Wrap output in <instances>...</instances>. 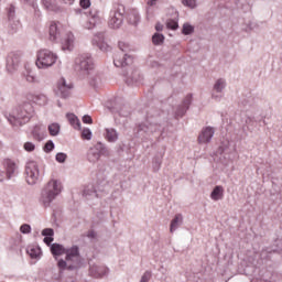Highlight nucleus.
I'll return each instance as SVG.
<instances>
[{
  "mask_svg": "<svg viewBox=\"0 0 282 282\" xmlns=\"http://www.w3.org/2000/svg\"><path fill=\"white\" fill-rule=\"evenodd\" d=\"M64 254H66L65 259L67 263L72 261L73 263H77L78 268V259H80V248L78 246L74 245L70 248H66Z\"/></svg>",
  "mask_w": 282,
  "mask_h": 282,
  "instance_id": "nucleus-15",
  "label": "nucleus"
},
{
  "mask_svg": "<svg viewBox=\"0 0 282 282\" xmlns=\"http://www.w3.org/2000/svg\"><path fill=\"white\" fill-rule=\"evenodd\" d=\"M23 149L28 153H32V151H34L36 149V145L33 142L28 141L24 143Z\"/></svg>",
  "mask_w": 282,
  "mask_h": 282,
  "instance_id": "nucleus-50",
  "label": "nucleus"
},
{
  "mask_svg": "<svg viewBox=\"0 0 282 282\" xmlns=\"http://www.w3.org/2000/svg\"><path fill=\"white\" fill-rule=\"evenodd\" d=\"M57 268H58L59 272H63V270H78V262H74V263L69 264V262H67V260L59 259L57 261Z\"/></svg>",
  "mask_w": 282,
  "mask_h": 282,
  "instance_id": "nucleus-26",
  "label": "nucleus"
},
{
  "mask_svg": "<svg viewBox=\"0 0 282 282\" xmlns=\"http://www.w3.org/2000/svg\"><path fill=\"white\" fill-rule=\"evenodd\" d=\"M34 10V14L35 17H37V19L41 17V10L39 9V3H36V7H32Z\"/></svg>",
  "mask_w": 282,
  "mask_h": 282,
  "instance_id": "nucleus-59",
  "label": "nucleus"
},
{
  "mask_svg": "<svg viewBox=\"0 0 282 282\" xmlns=\"http://www.w3.org/2000/svg\"><path fill=\"white\" fill-rule=\"evenodd\" d=\"M151 276H153V273L151 271H145L141 276L140 282H149L151 281Z\"/></svg>",
  "mask_w": 282,
  "mask_h": 282,
  "instance_id": "nucleus-53",
  "label": "nucleus"
},
{
  "mask_svg": "<svg viewBox=\"0 0 282 282\" xmlns=\"http://www.w3.org/2000/svg\"><path fill=\"white\" fill-rule=\"evenodd\" d=\"M118 131L113 128H106V140L108 142H118Z\"/></svg>",
  "mask_w": 282,
  "mask_h": 282,
  "instance_id": "nucleus-35",
  "label": "nucleus"
},
{
  "mask_svg": "<svg viewBox=\"0 0 282 282\" xmlns=\"http://www.w3.org/2000/svg\"><path fill=\"white\" fill-rule=\"evenodd\" d=\"M163 158H164V152H161L153 158L152 169H153L154 173H158V171H160V169H162Z\"/></svg>",
  "mask_w": 282,
  "mask_h": 282,
  "instance_id": "nucleus-33",
  "label": "nucleus"
},
{
  "mask_svg": "<svg viewBox=\"0 0 282 282\" xmlns=\"http://www.w3.org/2000/svg\"><path fill=\"white\" fill-rule=\"evenodd\" d=\"M82 120H83L84 124H93L94 123V119H91V116H89V115H85Z\"/></svg>",
  "mask_w": 282,
  "mask_h": 282,
  "instance_id": "nucleus-56",
  "label": "nucleus"
},
{
  "mask_svg": "<svg viewBox=\"0 0 282 282\" xmlns=\"http://www.w3.org/2000/svg\"><path fill=\"white\" fill-rule=\"evenodd\" d=\"M87 237H89V239H96V231L94 230L88 231Z\"/></svg>",
  "mask_w": 282,
  "mask_h": 282,
  "instance_id": "nucleus-61",
  "label": "nucleus"
},
{
  "mask_svg": "<svg viewBox=\"0 0 282 282\" xmlns=\"http://www.w3.org/2000/svg\"><path fill=\"white\" fill-rule=\"evenodd\" d=\"M20 232L22 235H30L32 232V226L30 224H23L20 226Z\"/></svg>",
  "mask_w": 282,
  "mask_h": 282,
  "instance_id": "nucleus-48",
  "label": "nucleus"
},
{
  "mask_svg": "<svg viewBox=\"0 0 282 282\" xmlns=\"http://www.w3.org/2000/svg\"><path fill=\"white\" fill-rule=\"evenodd\" d=\"M232 151H235V148H232L231 150H230V148H228V145H226V144H223V145H220L219 148H218V151H217V153H219V155H228V153H232Z\"/></svg>",
  "mask_w": 282,
  "mask_h": 282,
  "instance_id": "nucleus-43",
  "label": "nucleus"
},
{
  "mask_svg": "<svg viewBox=\"0 0 282 282\" xmlns=\"http://www.w3.org/2000/svg\"><path fill=\"white\" fill-rule=\"evenodd\" d=\"M256 126H257V121H254V118L248 117L246 119V127L247 129H249V131H252V129H254Z\"/></svg>",
  "mask_w": 282,
  "mask_h": 282,
  "instance_id": "nucleus-47",
  "label": "nucleus"
},
{
  "mask_svg": "<svg viewBox=\"0 0 282 282\" xmlns=\"http://www.w3.org/2000/svg\"><path fill=\"white\" fill-rule=\"evenodd\" d=\"M32 116H34V106L29 101H24L13 108L7 116V120L11 126L19 128L28 124V121L32 120Z\"/></svg>",
  "mask_w": 282,
  "mask_h": 282,
  "instance_id": "nucleus-2",
  "label": "nucleus"
},
{
  "mask_svg": "<svg viewBox=\"0 0 282 282\" xmlns=\"http://www.w3.org/2000/svg\"><path fill=\"white\" fill-rule=\"evenodd\" d=\"M75 72L79 78H88L89 85L94 89H98L102 85V77L99 74L94 75V58L89 53H84L75 58Z\"/></svg>",
  "mask_w": 282,
  "mask_h": 282,
  "instance_id": "nucleus-1",
  "label": "nucleus"
},
{
  "mask_svg": "<svg viewBox=\"0 0 282 282\" xmlns=\"http://www.w3.org/2000/svg\"><path fill=\"white\" fill-rule=\"evenodd\" d=\"M75 14L77 17H83V14L85 17H89V21L86 25V28L88 30L96 28V25H98V23H100V17H98V12H96V11L95 12L90 11L89 14H87V12H85L83 9L77 8V9H75Z\"/></svg>",
  "mask_w": 282,
  "mask_h": 282,
  "instance_id": "nucleus-14",
  "label": "nucleus"
},
{
  "mask_svg": "<svg viewBox=\"0 0 282 282\" xmlns=\"http://www.w3.org/2000/svg\"><path fill=\"white\" fill-rule=\"evenodd\" d=\"M55 160L56 162H58L59 164H65L66 160H67V154H65L64 152H59L55 155Z\"/></svg>",
  "mask_w": 282,
  "mask_h": 282,
  "instance_id": "nucleus-49",
  "label": "nucleus"
},
{
  "mask_svg": "<svg viewBox=\"0 0 282 282\" xmlns=\"http://www.w3.org/2000/svg\"><path fill=\"white\" fill-rule=\"evenodd\" d=\"M109 148L102 142H97L93 148L87 152V160L90 164H96L100 158H109Z\"/></svg>",
  "mask_w": 282,
  "mask_h": 282,
  "instance_id": "nucleus-8",
  "label": "nucleus"
},
{
  "mask_svg": "<svg viewBox=\"0 0 282 282\" xmlns=\"http://www.w3.org/2000/svg\"><path fill=\"white\" fill-rule=\"evenodd\" d=\"M164 127L162 123L155 122V119L148 118L144 123L138 126L137 135L143 140H149L153 133H162Z\"/></svg>",
  "mask_w": 282,
  "mask_h": 282,
  "instance_id": "nucleus-5",
  "label": "nucleus"
},
{
  "mask_svg": "<svg viewBox=\"0 0 282 282\" xmlns=\"http://www.w3.org/2000/svg\"><path fill=\"white\" fill-rule=\"evenodd\" d=\"M9 248L13 252H17V253L21 252V240L11 239Z\"/></svg>",
  "mask_w": 282,
  "mask_h": 282,
  "instance_id": "nucleus-39",
  "label": "nucleus"
},
{
  "mask_svg": "<svg viewBox=\"0 0 282 282\" xmlns=\"http://www.w3.org/2000/svg\"><path fill=\"white\" fill-rule=\"evenodd\" d=\"M55 148L54 141L48 140L44 145V152L45 153H52L53 149Z\"/></svg>",
  "mask_w": 282,
  "mask_h": 282,
  "instance_id": "nucleus-51",
  "label": "nucleus"
},
{
  "mask_svg": "<svg viewBox=\"0 0 282 282\" xmlns=\"http://www.w3.org/2000/svg\"><path fill=\"white\" fill-rule=\"evenodd\" d=\"M93 45H97L101 52H109V44L105 42V32L95 34L93 39Z\"/></svg>",
  "mask_w": 282,
  "mask_h": 282,
  "instance_id": "nucleus-21",
  "label": "nucleus"
},
{
  "mask_svg": "<svg viewBox=\"0 0 282 282\" xmlns=\"http://www.w3.org/2000/svg\"><path fill=\"white\" fill-rule=\"evenodd\" d=\"M232 2L235 3V6L239 7V2H237V0H232Z\"/></svg>",
  "mask_w": 282,
  "mask_h": 282,
  "instance_id": "nucleus-64",
  "label": "nucleus"
},
{
  "mask_svg": "<svg viewBox=\"0 0 282 282\" xmlns=\"http://www.w3.org/2000/svg\"><path fill=\"white\" fill-rule=\"evenodd\" d=\"M226 8H229L230 10H232V8H235V6L226 4Z\"/></svg>",
  "mask_w": 282,
  "mask_h": 282,
  "instance_id": "nucleus-63",
  "label": "nucleus"
},
{
  "mask_svg": "<svg viewBox=\"0 0 282 282\" xmlns=\"http://www.w3.org/2000/svg\"><path fill=\"white\" fill-rule=\"evenodd\" d=\"M147 3V14L148 17H152L153 15V9L154 6H158V0H145Z\"/></svg>",
  "mask_w": 282,
  "mask_h": 282,
  "instance_id": "nucleus-41",
  "label": "nucleus"
},
{
  "mask_svg": "<svg viewBox=\"0 0 282 282\" xmlns=\"http://www.w3.org/2000/svg\"><path fill=\"white\" fill-rule=\"evenodd\" d=\"M3 180H6V177L3 176V171L0 170V182H3Z\"/></svg>",
  "mask_w": 282,
  "mask_h": 282,
  "instance_id": "nucleus-62",
  "label": "nucleus"
},
{
  "mask_svg": "<svg viewBox=\"0 0 282 282\" xmlns=\"http://www.w3.org/2000/svg\"><path fill=\"white\" fill-rule=\"evenodd\" d=\"M32 137L33 140H36L37 142H42V140H45V127L34 126L32 129Z\"/></svg>",
  "mask_w": 282,
  "mask_h": 282,
  "instance_id": "nucleus-24",
  "label": "nucleus"
},
{
  "mask_svg": "<svg viewBox=\"0 0 282 282\" xmlns=\"http://www.w3.org/2000/svg\"><path fill=\"white\" fill-rule=\"evenodd\" d=\"M56 61H58V56L54 52L44 48L37 52L35 65L37 69H50V67L56 65Z\"/></svg>",
  "mask_w": 282,
  "mask_h": 282,
  "instance_id": "nucleus-7",
  "label": "nucleus"
},
{
  "mask_svg": "<svg viewBox=\"0 0 282 282\" xmlns=\"http://www.w3.org/2000/svg\"><path fill=\"white\" fill-rule=\"evenodd\" d=\"M100 193H102V189H97L96 186L94 185H87L84 188L83 195L84 197H86V199H94V198H98V197H102V195H100Z\"/></svg>",
  "mask_w": 282,
  "mask_h": 282,
  "instance_id": "nucleus-22",
  "label": "nucleus"
},
{
  "mask_svg": "<svg viewBox=\"0 0 282 282\" xmlns=\"http://www.w3.org/2000/svg\"><path fill=\"white\" fill-rule=\"evenodd\" d=\"M124 14H127L124 4L113 3L108 18L109 28H111V30H120L122 23H124Z\"/></svg>",
  "mask_w": 282,
  "mask_h": 282,
  "instance_id": "nucleus-6",
  "label": "nucleus"
},
{
  "mask_svg": "<svg viewBox=\"0 0 282 282\" xmlns=\"http://www.w3.org/2000/svg\"><path fill=\"white\" fill-rule=\"evenodd\" d=\"M25 180L29 186L39 184L41 180V172L39 171V164L35 161H29L25 165Z\"/></svg>",
  "mask_w": 282,
  "mask_h": 282,
  "instance_id": "nucleus-10",
  "label": "nucleus"
},
{
  "mask_svg": "<svg viewBox=\"0 0 282 282\" xmlns=\"http://www.w3.org/2000/svg\"><path fill=\"white\" fill-rule=\"evenodd\" d=\"M59 193H63V184L56 180H51L41 193L40 202L44 208H50L52 202L58 197Z\"/></svg>",
  "mask_w": 282,
  "mask_h": 282,
  "instance_id": "nucleus-4",
  "label": "nucleus"
},
{
  "mask_svg": "<svg viewBox=\"0 0 282 282\" xmlns=\"http://www.w3.org/2000/svg\"><path fill=\"white\" fill-rule=\"evenodd\" d=\"M79 6L83 10L91 8V0H79Z\"/></svg>",
  "mask_w": 282,
  "mask_h": 282,
  "instance_id": "nucleus-52",
  "label": "nucleus"
},
{
  "mask_svg": "<svg viewBox=\"0 0 282 282\" xmlns=\"http://www.w3.org/2000/svg\"><path fill=\"white\" fill-rule=\"evenodd\" d=\"M109 111L115 116L118 115L120 118H129L131 116V110H129V106H122L116 102L113 106H108Z\"/></svg>",
  "mask_w": 282,
  "mask_h": 282,
  "instance_id": "nucleus-18",
  "label": "nucleus"
},
{
  "mask_svg": "<svg viewBox=\"0 0 282 282\" xmlns=\"http://www.w3.org/2000/svg\"><path fill=\"white\" fill-rule=\"evenodd\" d=\"M127 19L130 25H138V23H140V13L138 10L133 9L128 13Z\"/></svg>",
  "mask_w": 282,
  "mask_h": 282,
  "instance_id": "nucleus-32",
  "label": "nucleus"
},
{
  "mask_svg": "<svg viewBox=\"0 0 282 282\" xmlns=\"http://www.w3.org/2000/svg\"><path fill=\"white\" fill-rule=\"evenodd\" d=\"M93 132H91V129H89V128H84L83 130H82V138H83V140H91V138H93Z\"/></svg>",
  "mask_w": 282,
  "mask_h": 282,
  "instance_id": "nucleus-46",
  "label": "nucleus"
},
{
  "mask_svg": "<svg viewBox=\"0 0 282 282\" xmlns=\"http://www.w3.org/2000/svg\"><path fill=\"white\" fill-rule=\"evenodd\" d=\"M193 32H195V26L191 25L189 23L183 24L182 34H184V36H191Z\"/></svg>",
  "mask_w": 282,
  "mask_h": 282,
  "instance_id": "nucleus-40",
  "label": "nucleus"
},
{
  "mask_svg": "<svg viewBox=\"0 0 282 282\" xmlns=\"http://www.w3.org/2000/svg\"><path fill=\"white\" fill-rule=\"evenodd\" d=\"M118 45H119V50L123 52V56L122 58H118V56L115 57L113 59L115 67H127V65H131V63H133V57H131V55H128L127 53L131 50V46L129 45V43L119 42Z\"/></svg>",
  "mask_w": 282,
  "mask_h": 282,
  "instance_id": "nucleus-12",
  "label": "nucleus"
},
{
  "mask_svg": "<svg viewBox=\"0 0 282 282\" xmlns=\"http://www.w3.org/2000/svg\"><path fill=\"white\" fill-rule=\"evenodd\" d=\"M215 135V128L208 126L202 129L198 135V143L199 144H208L210 140H213Z\"/></svg>",
  "mask_w": 282,
  "mask_h": 282,
  "instance_id": "nucleus-17",
  "label": "nucleus"
},
{
  "mask_svg": "<svg viewBox=\"0 0 282 282\" xmlns=\"http://www.w3.org/2000/svg\"><path fill=\"white\" fill-rule=\"evenodd\" d=\"M26 252L31 259H39L41 256V249L35 247H28Z\"/></svg>",
  "mask_w": 282,
  "mask_h": 282,
  "instance_id": "nucleus-38",
  "label": "nucleus"
},
{
  "mask_svg": "<svg viewBox=\"0 0 282 282\" xmlns=\"http://www.w3.org/2000/svg\"><path fill=\"white\" fill-rule=\"evenodd\" d=\"M155 30H156V32H162L164 30V25H162V23H156Z\"/></svg>",
  "mask_w": 282,
  "mask_h": 282,
  "instance_id": "nucleus-60",
  "label": "nucleus"
},
{
  "mask_svg": "<svg viewBox=\"0 0 282 282\" xmlns=\"http://www.w3.org/2000/svg\"><path fill=\"white\" fill-rule=\"evenodd\" d=\"M52 241H54V237L44 236V243H46V246H52Z\"/></svg>",
  "mask_w": 282,
  "mask_h": 282,
  "instance_id": "nucleus-58",
  "label": "nucleus"
},
{
  "mask_svg": "<svg viewBox=\"0 0 282 282\" xmlns=\"http://www.w3.org/2000/svg\"><path fill=\"white\" fill-rule=\"evenodd\" d=\"M226 79L225 78H218L213 87V93H212V98H214V100H221V95H217V94H224V90L226 89Z\"/></svg>",
  "mask_w": 282,
  "mask_h": 282,
  "instance_id": "nucleus-19",
  "label": "nucleus"
},
{
  "mask_svg": "<svg viewBox=\"0 0 282 282\" xmlns=\"http://www.w3.org/2000/svg\"><path fill=\"white\" fill-rule=\"evenodd\" d=\"M183 224H184V216H182V214H176L171 221L170 232H175V230H177V228H180V226H182Z\"/></svg>",
  "mask_w": 282,
  "mask_h": 282,
  "instance_id": "nucleus-27",
  "label": "nucleus"
},
{
  "mask_svg": "<svg viewBox=\"0 0 282 282\" xmlns=\"http://www.w3.org/2000/svg\"><path fill=\"white\" fill-rule=\"evenodd\" d=\"M166 28L167 30H177L180 28V24L177 23V20L169 19L166 21Z\"/></svg>",
  "mask_w": 282,
  "mask_h": 282,
  "instance_id": "nucleus-45",
  "label": "nucleus"
},
{
  "mask_svg": "<svg viewBox=\"0 0 282 282\" xmlns=\"http://www.w3.org/2000/svg\"><path fill=\"white\" fill-rule=\"evenodd\" d=\"M72 89H74V85L67 84V80L65 79V77H62L57 82V87L55 89V94H56V96H58V98H63L65 100V99L69 98V96L72 95Z\"/></svg>",
  "mask_w": 282,
  "mask_h": 282,
  "instance_id": "nucleus-13",
  "label": "nucleus"
},
{
  "mask_svg": "<svg viewBox=\"0 0 282 282\" xmlns=\"http://www.w3.org/2000/svg\"><path fill=\"white\" fill-rule=\"evenodd\" d=\"M152 43H153V45H162V43H164V34L154 33L152 35Z\"/></svg>",
  "mask_w": 282,
  "mask_h": 282,
  "instance_id": "nucleus-42",
  "label": "nucleus"
},
{
  "mask_svg": "<svg viewBox=\"0 0 282 282\" xmlns=\"http://www.w3.org/2000/svg\"><path fill=\"white\" fill-rule=\"evenodd\" d=\"M252 105H254V99L252 97L245 98L239 102L241 111H250Z\"/></svg>",
  "mask_w": 282,
  "mask_h": 282,
  "instance_id": "nucleus-34",
  "label": "nucleus"
},
{
  "mask_svg": "<svg viewBox=\"0 0 282 282\" xmlns=\"http://www.w3.org/2000/svg\"><path fill=\"white\" fill-rule=\"evenodd\" d=\"M48 133L53 137L58 135L61 133V124L56 122L48 124Z\"/></svg>",
  "mask_w": 282,
  "mask_h": 282,
  "instance_id": "nucleus-37",
  "label": "nucleus"
},
{
  "mask_svg": "<svg viewBox=\"0 0 282 282\" xmlns=\"http://www.w3.org/2000/svg\"><path fill=\"white\" fill-rule=\"evenodd\" d=\"M272 252H276V250L270 247L262 249L260 252V259H268Z\"/></svg>",
  "mask_w": 282,
  "mask_h": 282,
  "instance_id": "nucleus-44",
  "label": "nucleus"
},
{
  "mask_svg": "<svg viewBox=\"0 0 282 282\" xmlns=\"http://www.w3.org/2000/svg\"><path fill=\"white\" fill-rule=\"evenodd\" d=\"M90 274L95 276L96 279H100L101 276H107L109 274V268L107 267H91L90 268Z\"/></svg>",
  "mask_w": 282,
  "mask_h": 282,
  "instance_id": "nucleus-25",
  "label": "nucleus"
},
{
  "mask_svg": "<svg viewBox=\"0 0 282 282\" xmlns=\"http://www.w3.org/2000/svg\"><path fill=\"white\" fill-rule=\"evenodd\" d=\"M25 6H31V8H36V0H21Z\"/></svg>",
  "mask_w": 282,
  "mask_h": 282,
  "instance_id": "nucleus-57",
  "label": "nucleus"
},
{
  "mask_svg": "<svg viewBox=\"0 0 282 282\" xmlns=\"http://www.w3.org/2000/svg\"><path fill=\"white\" fill-rule=\"evenodd\" d=\"M191 105H193V94H188L183 100L182 105L177 107L175 110V118H184Z\"/></svg>",
  "mask_w": 282,
  "mask_h": 282,
  "instance_id": "nucleus-16",
  "label": "nucleus"
},
{
  "mask_svg": "<svg viewBox=\"0 0 282 282\" xmlns=\"http://www.w3.org/2000/svg\"><path fill=\"white\" fill-rule=\"evenodd\" d=\"M42 6L47 12H61L57 0H42Z\"/></svg>",
  "mask_w": 282,
  "mask_h": 282,
  "instance_id": "nucleus-23",
  "label": "nucleus"
},
{
  "mask_svg": "<svg viewBox=\"0 0 282 282\" xmlns=\"http://www.w3.org/2000/svg\"><path fill=\"white\" fill-rule=\"evenodd\" d=\"M42 237H54V229L53 228L43 229Z\"/></svg>",
  "mask_w": 282,
  "mask_h": 282,
  "instance_id": "nucleus-54",
  "label": "nucleus"
},
{
  "mask_svg": "<svg viewBox=\"0 0 282 282\" xmlns=\"http://www.w3.org/2000/svg\"><path fill=\"white\" fill-rule=\"evenodd\" d=\"M210 199H213V202H219V199H224V186L216 185L210 193Z\"/></svg>",
  "mask_w": 282,
  "mask_h": 282,
  "instance_id": "nucleus-28",
  "label": "nucleus"
},
{
  "mask_svg": "<svg viewBox=\"0 0 282 282\" xmlns=\"http://www.w3.org/2000/svg\"><path fill=\"white\" fill-rule=\"evenodd\" d=\"M183 6H186L187 8H195L196 2L195 0H182Z\"/></svg>",
  "mask_w": 282,
  "mask_h": 282,
  "instance_id": "nucleus-55",
  "label": "nucleus"
},
{
  "mask_svg": "<svg viewBox=\"0 0 282 282\" xmlns=\"http://www.w3.org/2000/svg\"><path fill=\"white\" fill-rule=\"evenodd\" d=\"M6 171V178L12 180L13 177H17V163L10 159H4L2 162Z\"/></svg>",
  "mask_w": 282,
  "mask_h": 282,
  "instance_id": "nucleus-20",
  "label": "nucleus"
},
{
  "mask_svg": "<svg viewBox=\"0 0 282 282\" xmlns=\"http://www.w3.org/2000/svg\"><path fill=\"white\" fill-rule=\"evenodd\" d=\"M66 118L69 122V124L73 127V129H76L77 131H80V119L74 113H66Z\"/></svg>",
  "mask_w": 282,
  "mask_h": 282,
  "instance_id": "nucleus-31",
  "label": "nucleus"
},
{
  "mask_svg": "<svg viewBox=\"0 0 282 282\" xmlns=\"http://www.w3.org/2000/svg\"><path fill=\"white\" fill-rule=\"evenodd\" d=\"M66 248L61 243H52L51 245V253L56 259V257H61L62 254H65Z\"/></svg>",
  "mask_w": 282,
  "mask_h": 282,
  "instance_id": "nucleus-30",
  "label": "nucleus"
},
{
  "mask_svg": "<svg viewBox=\"0 0 282 282\" xmlns=\"http://www.w3.org/2000/svg\"><path fill=\"white\" fill-rule=\"evenodd\" d=\"M21 67V52H10L6 59V72L12 76L19 72Z\"/></svg>",
  "mask_w": 282,
  "mask_h": 282,
  "instance_id": "nucleus-11",
  "label": "nucleus"
},
{
  "mask_svg": "<svg viewBox=\"0 0 282 282\" xmlns=\"http://www.w3.org/2000/svg\"><path fill=\"white\" fill-rule=\"evenodd\" d=\"M48 39L53 43H61L64 52H72L74 47V34L66 33L63 39V25L59 22H51L48 28Z\"/></svg>",
  "mask_w": 282,
  "mask_h": 282,
  "instance_id": "nucleus-3",
  "label": "nucleus"
},
{
  "mask_svg": "<svg viewBox=\"0 0 282 282\" xmlns=\"http://www.w3.org/2000/svg\"><path fill=\"white\" fill-rule=\"evenodd\" d=\"M6 14L8 19L9 30L12 32V34H17V32H19V30L21 29V21H19V18H17V4H8L6 8Z\"/></svg>",
  "mask_w": 282,
  "mask_h": 282,
  "instance_id": "nucleus-9",
  "label": "nucleus"
},
{
  "mask_svg": "<svg viewBox=\"0 0 282 282\" xmlns=\"http://www.w3.org/2000/svg\"><path fill=\"white\" fill-rule=\"evenodd\" d=\"M23 77L25 78L26 83H36V74H34V70L31 68H25Z\"/></svg>",
  "mask_w": 282,
  "mask_h": 282,
  "instance_id": "nucleus-36",
  "label": "nucleus"
},
{
  "mask_svg": "<svg viewBox=\"0 0 282 282\" xmlns=\"http://www.w3.org/2000/svg\"><path fill=\"white\" fill-rule=\"evenodd\" d=\"M29 100H32V102L40 106L47 105V96L43 94L29 95Z\"/></svg>",
  "mask_w": 282,
  "mask_h": 282,
  "instance_id": "nucleus-29",
  "label": "nucleus"
}]
</instances>
